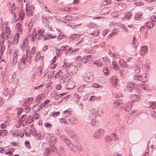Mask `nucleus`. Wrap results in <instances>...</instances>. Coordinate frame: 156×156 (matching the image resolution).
I'll list each match as a JSON object with an SVG mask.
<instances>
[{
  "label": "nucleus",
  "instance_id": "1",
  "mask_svg": "<svg viewBox=\"0 0 156 156\" xmlns=\"http://www.w3.org/2000/svg\"><path fill=\"white\" fill-rule=\"evenodd\" d=\"M3 28V34H2L1 37H2V38L4 39L5 37L3 38L4 37H5V35H6L7 38L10 34V29L9 27H8L7 23H4L2 25Z\"/></svg>",
  "mask_w": 156,
  "mask_h": 156
},
{
  "label": "nucleus",
  "instance_id": "2",
  "mask_svg": "<svg viewBox=\"0 0 156 156\" xmlns=\"http://www.w3.org/2000/svg\"><path fill=\"white\" fill-rule=\"evenodd\" d=\"M27 62V58L25 57H23L18 62V67L20 69L24 68Z\"/></svg>",
  "mask_w": 156,
  "mask_h": 156
},
{
  "label": "nucleus",
  "instance_id": "3",
  "mask_svg": "<svg viewBox=\"0 0 156 156\" xmlns=\"http://www.w3.org/2000/svg\"><path fill=\"white\" fill-rule=\"evenodd\" d=\"M134 79L136 80H139L143 82L146 81L148 77L146 73H144L141 75H135L134 76Z\"/></svg>",
  "mask_w": 156,
  "mask_h": 156
},
{
  "label": "nucleus",
  "instance_id": "4",
  "mask_svg": "<svg viewBox=\"0 0 156 156\" xmlns=\"http://www.w3.org/2000/svg\"><path fill=\"white\" fill-rule=\"evenodd\" d=\"M69 69L67 71V73L70 75L75 74L77 71V67L75 65L69 64Z\"/></svg>",
  "mask_w": 156,
  "mask_h": 156
},
{
  "label": "nucleus",
  "instance_id": "5",
  "mask_svg": "<svg viewBox=\"0 0 156 156\" xmlns=\"http://www.w3.org/2000/svg\"><path fill=\"white\" fill-rule=\"evenodd\" d=\"M35 129L34 126L33 125L25 128V129L24 131L25 136H30L32 131H35Z\"/></svg>",
  "mask_w": 156,
  "mask_h": 156
},
{
  "label": "nucleus",
  "instance_id": "6",
  "mask_svg": "<svg viewBox=\"0 0 156 156\" xmlns=\"http://www.w3.org/2000/svg\"><path fill=\"white\" fill-rule=\"evenodd\" d=\"M7 64L6 62L1 61L0 62V70L2 72H4L6 71Z\"/></svg>",
  "mask_w": 156,
  "mask_h": 156
},
{
  "label": "nucleus",
  "instance_id": "7",
  "mask_svg": "<svg viewBox=\"0 0 156 156\" xmlns=\"http://www.w3.org/2000/svg\"><path fill=\"white\" fill-rule=\"evenodd\" d=\"M92 57L91 55L84 56L83 57L81 60V61L83 63H89L91 61Z\"/></svg>",
  "mask_w": 156,
  "mask_h": 156
},
{
  "label": "nucleus",
  "instance_id": "8",
  "mask_svg": "<svg viewBox=\"0 0 156 156\" xmlns=\"http://www.w3.org/2000/svg\"><path fill=\"white\" fill-rule=\"evenodd\" d=\"M36 47H33L30 51L29 52H27V55L29 58H31L34 56L36 52Z\"/></svg>",
  "mask_w": 156,
  "mask_h": 156
},
{
  "label": "nucleus",
  "instance_id": "9",
  "mask_svg": "<svg viewBox=\"0 0 156 156\" xmlns=\"http://www.w3.org/2000/svg\"><path fill=\"white\" fill-rule=\"evenodd\" d=\"M1 41V47L0 48V59H1L2 55H3V52L4 51L5 48V46L4 45V39H3V38H2Z\"/></svg>",
  "mask_w": 156,
  "mask_h": 156
},
{
  "label": "nucleus",
  "instance_id": "10",
  "mask_svg": "<svg viewBox=\"0 0 156 156\" xmlns=\"http://www.w3.org/2000/svg\"><path fill=\"white\" fill-rule=\"evenodd\" d=\"M104 132V131L103 129H99L94 134V137L95 138L94 139L99 138L101 135L103 134Z\"/></svg>",
  "mask_w": 156,
  "mask_h": 156
},
{
  "label": "nucleus",
  "instance_id": "11",
  "mask_svg": "<svg viewBox=\"0 0 156 156\" xmlns=\"http://www.w3.org/2000/svg\"><path fill=\"white\" fill-rule=\"evenodd\" d=\"M36 38L38 40H40L42 38H44V32L41 30H40L38 31L37 34H36Z\"/></svg>",
  "mask_w": 156,
  "mask_h": 156
},
{
  "label": "nucleus",
  "instance_id": "12",
  "mask_svg": "<svg viewBox=\"0 0 156 156\" xmlns=\"http://www.w3.org/2000/svg\"><path fill=\"white\" fill-rule=\"evenodd\" d=\"M134 83L130 82H128L126 84V88L128 90L131 91L134 89Z\"/></svg>",
  "mask_w": 156,
  "mask_h": 156
},
{
  "label": "nucleus",
  "instance_id": "13",
  "mask_svg": "<svg viewBox=\"0 0 156 156\" xmlns=\"http://www.w3.org/2000/svg\"><path fill=\"white\" fill-rule=\"evenodd\" d=\"M111 81L112 84L113 86L115 87L117 86L119 80L118 78L115 76H113L111 79Z\"/></svg>",
  "mask_w": 156,
  "mask_h": 156
},
{
  "label": "nucleus",
  "instance_id": "14",
  "mask_svg": "<svg viewBox=\"0 0 156 156\" xmlns=\"http://www.w3.org/2000/svg\"><path fill=\"white\" fill-rule=\"evenodd\" d=\"M57 141V139L55 137L52 136L51 137L50 141V146L51 148L54 147L55 144Z\"/></svg>",
  "mask_w": 156,
  "mask_h": 156
},
{
  "label": "nucleus",
  "instance_id": "15",
  "mask_svg": "<svg viewBox=\"0 0 156 156\" xmlns=\"http://www.w3.org/2000/svg\"><path fill=\"white\" fill-rule=\"evenodd\" d=\"M75 86V84L74 82L70 81L67 82L66 84V87L67 89H72Z\"/></svg>",
  "mask_w": 156,
  "mask_h": 156
},
{
  "label": "nucleus",
  "instance_id": "16",
  "mask_svg": "<svg viewBox=\"0 0 156 156\" xmlns=\"http://www.w3.org/2000/svg\"><path fill=\"white\" fill-rule=\"evenodd\" d=\"M23 52V49L22 48H15L14 49V53L13 55H16L18 57V55H21Z\"/></svg>",
  "mask_w": 156,
  "mask_h": 156
},
{
  "label": "nucleus",
  "instance_id": "17",
  "mask_svg": "<svg viewBox=\"0 0 156 156\" xmlns=\"http://www.w3.org/2000/svg\"><path fill=\"white\" fill-rule=\"evenodd\" d=\"M42 58L43 56L41 57V56L40 52L39 51H37L35 57V60L36 62H38L40 60H42L43 59Z\"/></svg>",
  "mask_w": 156,
  "mask_h": 156
},
{
  "label": "nucleus",
  "instance_id": "18",
  "mask_svg": "<svg viewBox=\"0 0 156 156\" xmlns=\"http://www.w3.org/2000/svg\"><path fill=\"white\" fill-rule=\"evenodd\" d=\"M45 135L43 131H40L35 135V137L38 139L41 140L42 139Z\"/></svg>",
  "mask_w": 156,
  "mask_h": 156
},
{
  "label": "nucleus",
  "instance_id": "19",
  "mask_svg": "<svg viewBox=\"0 0 156 156\" xmlns=\"http://www.w3.org/2000/svg\"><path fill=\"white\" fill-rule=\"evenodd\" d=\"M70 80V78L68 75L63 76L62 77L60 80V82L61 83H64Z\"/></svg>",
  "mask_w": 156,
  "mask_h": 156
},
{
  "label": "nucleus",
  "instance_id": "20",
  "mask_svg": "<svg viewBox=\"0 0 156 156\" xmlns=\"http://www.w3.org/2000/svg\"><path fill=\"white\" fill-rule=\"evenodd\" d=\"M134 17L136 20H140L142 19L143 18L142 13L140 12L136 13Z\"/></svg>",
  "mask_w": 156,
  "mask_h": 156
},
{
  "label": "nucleus",
  "instance_id": "21",
  "mask_svg": "<svg viewBox=\"0 0 156 156\" xmlns=\"http://www.w3.org/2000/svg\"><path fill=\"white\" fill-rule=\"evenodd\" d=\"M69 64L64 62L63 65L61 67V70L62 71H64L66 73H67V71L68 68H69Z\"/></svg>",
  "mask_w": 156,
  "mask_h": 156
},
{
  "label": "nucleus",
  "instance_id": "22",
  "mask_svg": "<svg viewBox=\"0 0 156 156\" xmlns=\"http://www.w3.org/2000/svg\"><path fill=\"white\" fill-rule=\"evenodd\" d=\"M19 37H20L19 36V33H16L13 37V43L16 44H17L18 42V40Z\"/></svg>",
  "mask_w": 156,
  "mask_h": 156
},
{
  "label": "nucleus",
  "instance_id": "23",
  "mask_svg": "<svg viewBox=\"0 0 156 156\" xmlns=\"http://www.w3.org/2000/svg\"><path fill=\"white\" fill-rule=\"evenodd\" d=\"M16 30L19 34L21 33L22 31L21 26L20 23H17L16 25Z\"/></svg>",
  "mask_w": 156,
  "mask_h": 156
},
{
  "label": "nucleus",
  "instance_id": "24",
  "mask_svg": "<svg viewBox=\"0 0 156 156\" xmlns=\"http://www.w3.org/2000/svg\"><path fill=\"white\" fill-rule=\"evenodd\" d=\"M66 144L71 150L73 151L75 150V147L74 145V144L71 142L70 140L68 142L66 143Z\"/></svg>",
  "mask_w": 156,
  "mask_h": 156
},
{
  "label": "nucleus",
  "instance_id": "25",
  "mask_svg": "<svg viewBox=\"0 0 156 156\" xmlns=\"http://www.w3.org/2000/svg\"><path fill=\"white\" fill-rule=\"evenodd\" d=\"M71 110L69 109H68L67 110L64 111L63 113V116L65 117H67L71 115Z\"/></svg>",
  "mask_w": 156,
  "mask_h": 156
},
{
  "label": "nucleus",
  "instance_id": "26",
  "mask_svg": "<svg viewBox=\"0 0 156 156\" xmlns=\"http://www.w3.org/2000/svg\"><path fill=\"white\" fill-rule=\"evenodd\" d=\"M44 95L43 94L38 95L36 99V100L37 102L40 101L41 100H43L44 98Z\"/></svg>",
  "mask_w": 156,
  "mask_h": 156
},
{
  "label": "nucleus",
  "instance_id": "27",
  "mask_svg": "<svg viewBox=\"0 0 156 156\" xmlns=\"http://www.w3.org/2000/svg\"><path fill=\"white\" fill-rule=\"evenodd\" d=\"M85 80L87 82H90L94 80V77L93 75H90L88 77H85L84 78Z\"/></svg>",
  "mask_w": 156,
  "mask_h": 156
},
{
  "label": "nucleus",
  "instance_id": "28",
  "mask_svg": "<svg viewBox=\"0 0 156 156\" xmlns=\"http://www.w3.org/2000/svg\"><path fill=\"white\" fill-rule=\"evenodd\" d=\"M32 117L30 116L28 117L26 121L24 123H23V126L26 125L27 124L30 123L31 122H32Z\"/></svg>",
  "mask_w": 156,
  "mask_h": 156
},
{
  "label": "nucleus",
  "instance_id": "29",
  "mask_svg": "<svg viewBox=\"0 0 156 156\" xmlns=\"http://www.w3.org/2000/svg\"><path fill=\"white\" fill-rule=\"evenodd\" d=\"M145 26L147 28L151 29L154 26V24L150 21H147L146 23Z\"/></svg>",
  "mask_w": 156,
  "mask_h": 156
},
{
  "label": "nucleus",
  "instance_id": "30",
  "mask_svg": "<svg viewBox=\"0 0 156 156\" xmlns=\"http://www.w3.org/2000/svg\"><path fill=\"white\" fill-rule=\"evenodd\" d=\"M134 69L135 73H138L140 71V67L139 65L137 64L135 65Z\"/></svg>",
  "mask_w": 156,
  "mask_h": 156
},
{
  "label": "nucleus",
  "instance_id": "31",
  "mask_svg": "<svg viewBox=\"0 0 156 156\" xmlns=\"http://www.w3.org/2000/svg\"><path fill=\"white\" fill-rule=\"evenodd\" d=\"M27 118V116L26 115H23L20 118L18 121V122L19 124L22 123Z\"/></svg>",
  "mask_w": 156,
  "mask_h": 156
},
{
  "label": "nucleus",
  "instance_id": "32",
  "mask_svg": "<svg viewBox=\"0 0 156 156\" xmlns=\"http://www.w3.org/2000/svg\"><path fill=\"white\" fill-rule=\"evenodd\" d=\"M60 138L62 141L65 142L66 144V143L68 142L69 140L68 138H66V136L63 135L60 136Z\"/></svg>",
  "mask_w": 156,
  "mask_h": 156
},
{
  "label": "nucleus",
  "instance_id": "33",
  "mask_svg": "<svg viewBox=\"0 0 156 156\" xmlns=\"http://www.w3.org/2000/svg\"><path fill=\"white\" fill-rule=\"evenodd\" d=\"M24 130L23 129H18L17 132V135L20 137H22L24 135Z\"/></svg>",
  "mask_w": 156,
  "mask_h": 156
},
{
  "label": "nucleus",
  "instance_id": "34",
  "mask_svg": "<svg viewBox=\"0 0 156 156\" xmlns=\"http://www.w3.org/2000/svg\"><path fill=\"white\" fill-rule=\"evenodd\" d=\"M57 37V35L56 34H54L52 35L51 34H49L48 35V37H45L43 38V40H47L48 39L53 38L56 37Z\"/></svg>",
  "mask_w": 156,
  "mask_h": 156
},
{
  "label": "nucleus",
  "instance_id": "35",
  "mask_svg": "<svg viewBox=\"0 0 156 156\" xmlns=\"http://www.w3.org/2000/svg\"><path fill=\"white\" fill-rule=\"evenodd\" d=\"M75 145L74 147H75V149L76 148L78 150H79L80 151L82 150V149L81 146L80 144V143L78 142H75L74 143Z\"/></svg>",
  "mask_w": 156,
  "mask_h": 156
},
{
  "label": "nucleus",
  "instance_id": "36",
  "mask_svg": "<svg viewBox=\"0 0 156 156\" xmlns=\"http://www.w3.org/2000/svg\"><path fill=\"white\" fill-rule=\"evenodd\" d=\"M123 102L121 100H117L114 102L115 105L116 106V107H118L119 105H121L122 106V105Z\"/></svg>",
  "mask_w": 156,
  "mask_h": 156
},
{
  "label": "nucleus",
  "instance_id": "37",
  "mask_svg": "<svg viewBox=\"0 0 156 156\" xmlns=\"http://www.w3.org/2000/svg\"><path fill=\"white\" fill-rule=\"evenodd\" d=\"M118 32V30L115 29L113 30L112 32L108 35V37L110 38L117 34Z\"/></svg>",
  "mask_w": 156,
  "mask_h": 156
},
{
  "label": "nucleus",
  "instance_id": "38",
  "mask_svg": "<svg viewBox=\"0 0 156 156\" xmlns=\"http://www.w3.org/2000/svg\"><path fill=\"white\" fill-rule=\"evenodd\" d=\"M24 15V14H22L21 12L20 13V14H15V17L16 18V17H17V18H18L19 19H20V20H23V16Z\"/></svg>",
  "mask_w": 156,
  "mask_h": 156
},
{
  "label": "nucleus",
  "instance_id": "39",
  "mask_svg": "<svg viewBox=\"0 0 156 156\" xmlns=\"http://www.w3.org/2000/svg\"><path fill=\"white\" fill-rule=\"evenodd\" d=\"M70 123L71 124H76L77 123V121L74 118L70 117L69 119Z\"/></svg>",
  "mask_w": 156,
  "mask_h": 156
},
{
  "label": "nucleus",
  "instance_id": "40",
  "mask_svg": "<svg viewBox=\"0 0 156 156\" xmlns=\"http://www.w3.org/2000/svg\"><path fill=\"white\" fill-rule=\"evenodd\" d=\"M8 124V122L5 121L1 124V127L2 129H4L6 127Z\"/></svg>",
  "mask_w": 156,
  "mask_h": 156
},
{
  "label": "nucleus",
  "instance_id": "41",
  "mask_svg": "<svg viewBox=\"0 0 156 156\" xmlns=\"http://www.w3.org/2000/svg\"><path fill=\"white\" fill-rule=\"evenodd\" d=\"M112 65H113V68L116 70H118V65L116 62L115 61H112Z\"/></svg>",
  "mask_w": 156,
  "mask_h": 156
},
{
  "label": "nucleus",
  "instance_id": "42",
  "mask_svg": "<svg viewBox=\"0 0 156 156\" xmlns=\"http://www.w3.org/2000/svg\"><path fill=\"white\" fill-rule=\"evenodd\" d=\"M7 131L6 130H1L0 133V135L1 136H4L7 135Z\"/></svg>",
  "mask_w": 156,
  "mask_h": 156
},
{
  "label": "nucleus",
  "instance_id": "43",
  "mask_svg": "<svg viewBox=\"0 0 156 156\" xmlns=\"http://www.w3.org/2000/svg\"><path fill=\"white\" fill-rule=\"evenodd\" d=\"M13 56L12 63L13 65H14L17 62L18 57L16 55H13Z\"/></svg>",
  "mask_w": 156,
  "mask_h": 156
},
{
  "label": "nucleus",
  "instance_id": "44",
  "mask_svg": "<svg viewBox=\"0 0 156 156\" xmlns=\"http://www.w3.org/2000/svg\"><path fill=\"white\" fill-rule=\"evenodd\" d=\"M59 155L60 156H65L66 152L62 148H60Z\"/></svg>",
  "mask_w": 156,
  "mask_h": 156
},
{
  "label": "nucleus",
  "instance_id": "45",
  "mask_svg": "<svg viewBox=\"0 0 156 156\" xmlns=\"http://www.w3.org/2000/svg\"><path fill=\"white\" fill-rule=\"evenodd\" d=\"M132 13L131 12L126 13L125 16V19L127 20L129 19L132 16Z\"/></svg>",
  "mask_w": 156,
  "mask_h": 156
},
{
  "label": "nucleus",
  "instance_id": "46",
  "mask_svg": "<svg viewBox=\"0 0 156 156\" xmlns=\"http://www.w3.org/2000/svg\"><path fill=\"white\" fill-rule=\"evenodd\" d=\"M144 90H150L151 89L148 84L144 85L142 87Z\"/></svg>",
  "mask_w": 156,
  "mask_h": 156
},
{
  "label": "nucleus",
  "instance_id": "47",
  "mask_svg": "<svg viewBox=\"0 0 156 156\" xmlns=\"http://www.w3.org/2000/svg\"><path fill=\"white\" fill-rule=\"evenodd\" d=\"M59 120L60 123H64L65 124H66L68 123L67 120H66L65 118H63L60 119Z\"/></svg>",
  "mask_w": 156,
  "mask_h": 156
},
{
  "label": "nucleus",
  "instance_id": "48",
  "mask_svg": "<svg viewBox=\"0 0 156 156\" xmlns=\"http://www.w3.org/2000/svg\"><path fill=\"white\" fill-rule=\"evenodd\" d=\"M89 113L90 115H92L90 116V117L91 119H94L96 116V114L94 113H93V112H92V110H90L89 111Z\"/></svg>",
  "mask_w": 156,
  "mask_h": 156
},
{
  "label": "nucleus",
  "instance_id": "49",
  "mask_svg": "<svg viewBox=\"0 0 156 156\" xmlns=\"http://www.w3.org/2000/svg\"><path fill=\"white\" fill-rule=\"evenodd\" d=\"M111 137L114 139V140L115 141H117L119 140V138L117 137L116 134L114 133H112L111 134Z\"/></svg>",
  "mask_w": 156,
  "mask_h": 156
},
{
  "label": "nucleus",
  "instance_id": "50",
  "mask_svg": "<svg viewBox=\"0 0 156 156\" xmlns=\"http://www.w3.org/2000/svg\"><path fill=\"white\" fill-rule=\"evenodd\" d=\"M80 36L79 34H75L72 35L71 36V38H73L74 40H77L80 38L79 37Z\"/></svg>",
  "mask_w": 156,
  "mask_h": 156
},
{
  "label": "nucleus",
  "instance_id": "51",
  "mask_svg": "<svg viewBox=\"0 0 156 156\" xmlns=\"http://www.w3.org/2000/svg\"><path fill=\"white\" fill-rule=\"evenodd\" d=\"M41 108L37 105H36L33 107V109L35 111H39Z\"/></svg>",
  "mask_w": 156,
  "mask_h": 156
},
{
  "label": "nucleus",
  "instance_id": "52",
  "mask_svg": "<svg viewBox=\"0 0 156 156\" xmlns=\"http://www.w3.org/2000/svg\"><path fill=\"white\" fill-rule=\"evenodd\" d=\"M141 51L143 52H147L148 51V48L147 46L144 47L143 46L141 47Z\"/></svg>",
  "mask_w": 156,
  "mask_h": 156
},
{
  "label": "nucleus",
  "instance_id": "53",
  "mask_svg": "<svg viewBox=\"0 0 156 156\" xmlns=\"http://www.w3.org/2000/svg\"><path fill=\"white\" fill-rule=\"evenodd\" d=\"M60 114L59 112H54L51 113V116H52L54 117H56L57 116L59 115Z\"/></svg>",
  "mask_w": 156,
  "mask_h": 156
},
{
  "label": "nucleus",
  "instance_id": "54",
  "mask_svg": "<svg viewBox=\"0 0 156 156\" xmlns=\"http://www.w3.org/2000/svg\"><path fill=\"white\" fill-rule=\"evenodd\" d=\"M119 62L120 65L122 67H123L124 66V64L126 63L125 61L123 59H120L119 60Z\"/></svg>",
  "mask_w": 156,
  "mask_h": 156
},
{
  "label": "nucleus",
  "instance_id": "55",
  "mask_svg": "<svg viewBox=\"0 0 156 156\" xmlns=\"http://www.w3.org/2000/svg\"><path fill=\"white\" fill-rule=\"evenodd\" d=\"M65 94H58L55 96V99L56 100H58L62 96H63Z\"/></svg>",
  "mask_w": 156,
  "mask_h": 156
},
{
  "label": "nucleus",
  "instance_id": "56",
  "mask_svg": "<svg viewBox=\"0 0 156 156\" xmlns=\"http://www.w3.org/2000/svg\"><path fill=\"white\" fill-rule=\"evenodd\" d=\"M25 144L28 148L30 149L31 148V147L30 144V143L28 141L26 140L25 142Z\"/></svg>",
  "mask_w": 156,
  "mask_h": 156
},
{
  "label": "nucleus",
  "instance_id": "57",
  "mask_svg": "<svg viewBox=\"0 0 156 156\" xmlns=\"http://www.w3.org/2000/svg\"><path fill=\"white\" fill-rule=\"evenodd\" d=\"M107 2H108V3H111V0H105L104 1L101 3L102 5H107Z\"/></svg>",
  "mask_w": 156,
  "mask_h": 156
},
{
  "label": "nucleus",
  "instance_id": "58",
  "mask_svg": "<svg viewBox=\"0 0 156 156\" xmlns=\"http://www.w3.org/2000/svg\"><path fill=\"white\" fill-rule=\"evenodd\" d=\"M33 24H34V23L32 21L30 22V23H28V30H29L32 29V28L33 27Z\"/></svg>",
  "mask_w": 156,
  "mask_h": 156
},
{
  "label": "nucleus",
  "instance_id": "59",
  "mask_svg": "<svg viewBox=\"0 0 156 156\" xmlns=\"http://www.w3.org/2000/svg\"><path fill=\"white\" fill-rule=\"evenodd\" d=\"M33 99L32 98H28L27 99V102L26 103V105H27L28 104H30L32 103Z\"/></svg>",
  "mask_w": 156,
  "mask_h": 156
},
{
  "label": "nucleus",
  "instance_id": "60",
  "mask_svg": "<svg viewBox=\"0 0 156 156\" xmlns=\"http://www.w3.org/2000/svg\"><path fill=\"white\" fill-rule=\"evenodd\" d=\"M5 153L6 154H9V156H11L12 154V152L10 151V150L9 149L6 150L5 152Z\"/></svg>",
  "mask_w": 156,
  "mask_h": 156
},
{
  "label": "nucleus",
  "instance_id": "61",
  "mask_svg": "<svg viewBox=\"0 0 156 156\" xmlns=\"http://www.w3.org/2000/svg\"><path fill=\"white\" fill-rule=\"evenodd\" d=\"M28 44V41L27 39H25L23 41V46L24 47H26L27 44Z\"/></svg>",
  "mask_w": 156,
  "mask_h": 156
},
{
  "label": "nucleus",
  "instance_id": "62",
  "mask_svg": "<svg viewBox=\"0 0 156 156\" xmlns=\"http://www.w3.org/2000/svg\"><path fill=\"white\" fill-rule=\"evenodd\" d=\"M94 64H96L97 67H101L103 65L102 63L101 62H98L97 63H96V62H94Z\"/></svg>",
  "mask_w": 156,
  "mask_h": 156
},
{
  "label": "nucleus",
  "instance_id": "63",
  "mask_svg": "<svg viewBox=\"0 0 156 156\" xmlns=\"http://www.w3.org/2000/svg\"><path fill=\"white\" fill-rule=\"evenodd\" d=\"M45 126L48 128H50L52 127V125L48 122H45L44 123Z\"/></svg>",
  "mask_w": 156,
  "mask_h": 156
},
{
  "label": "nucleus",
  "instance_id": "64",
  "mask_svg": "<svg viewBox=\"0 0 156 156\" xmlns=\"http://www.w3.org/2000/svg\"><path fill=\"white\" fill-rule=\"evenodd\" d=\"M44 153L47 154H50V149L48 148H46L44 151Z\"/></svg>",
  "mask_w": 156,
  "mask_h": 156
}]
</instances>
